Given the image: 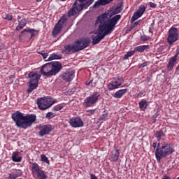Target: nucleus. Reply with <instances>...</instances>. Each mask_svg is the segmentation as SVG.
I'll list each match as a JSON object with an SVG mask.
<instances>
[{
  "instance_id": "8fccbe9b",
  "label": "nucleus",
  "mask_w": 179,
  "mask_h": 179,
  "mask_svg": "<svg viewBox=\"0 0 179 179\" xmlns=\"http://www.w3.org/2000/svg\"><path fill=\"white\" fill-rule=\"evenodd\" d=\"M90 177H91V179H99V178H97V176H96V175L93 173H90Z\"/></svg>"
},
{
  "instance_id": "6e6d98bb",
  "label": "nucleus",
  "mask_w": 179,
  "mask_h": 179,
  "mask_svg": "<svg viewBox=\"0 0 179 179\" xmlns=\"http://www.w3.org/2000/svg\"><path fill=\"white\" fill-rule=\"evenodd\" d=\"M17 20H20V19H22V17L18 15L17 17Z\"/></svg>"
},
{
  "instance_id": "58836bf2",
  "label": "nucleus",
  "mask_w": 179,
  "mask_h": 179,
  "mask_svg": "<svg viewBox=\"0 0 179 179\" xmlns=\"http://www.w3.org/2000/svg\"><path fill=\"white\" fill-rule=\"evenodd\" d=\"M140 40L141 41H148V40H150V36L143 35L140 37Z\"/></svg>"
},
{
  "instance_id": "bb28decb",
  "label": "nucleus",
  "mask_w": 179,
  "mask_h": 179,
  "mask_svg": "<svg viewBox=\"0 0 179 179\" xmlns=\"http://www.w3.org/2000/svg\"><path fill=\"white\" fill-rule=\"evenodd\" d=\"M154 136L157 139L158 142H160L162 138H166V134L163 131V129H161L157 131Z\"/></svg>"
},
{
  "instance_id": "473e14b6",
  "label": "nucleus",
  "mask_w": 179,
  "mask_h": 179,
  "mask_svg": "<svg viewBox=\"0 0 179 179\" xmlns=\"http://www.w3.org/2000/svg\"><path fill=\"white\" fill-rule=\"evenodd\" d=\"M41 160L43 163H46L47 164H50V160H48V157H47V156H45V155H44V154H42L41 155Z\"/></svg>"
},
{
  "instance_id": "3c124183",
  "label": "nucleus",
  "mask_w": 179,
  "mask_h": 179,
  "mask_svg": "<svg viewBox=\"0 0 179 179\" xmlns=\"http://www.w3.org/2000/svg\"><path fill=\"white\" fill-rule=\"evenodd\" d=\"M93 83V80H91L90 81H86L85 85L87 86H89Z\"/></svg>"
},
{
  "instance_id": "ea45409f",
  "label": "nucleus",
  "mask_w": 179,
  "mask_h": 179,
  "mask_svg": "<svg viewBox=\"0 0 179 179\" xmlns=\"http://www.w3.org/2000/svg\"><path fill=\"white\" fill-rule=\"evenodd\" d=\"M38 54H40V55H42L43 59H45L47 58V57H48V53H45L44 50L38 52Z\"/></svg>"
},
{
  "instance_id": "aec40b11",
  "label": "nucleus",
  "mask_w": 179,
  "mask_h": 179,
  "mask_svg": "<svg viewBox=\"0 0 179 179\" xmlns=\"http://www.w3.org/2000/svg\"><path fill=\"white\" fill-rule=\"evenodd\" d=\"M23 171L20 169H12L11 173H9L6 179H17L18 177H22Z\"/></svg>"
},
{
  "instance_id": "1a4fd4ad",
  "label": "nucleus",
  "mask_w": 179,
  "mask_h": 179,
  "mask_svg": "<svg viewBox=\"0 0 179 179\" xmlns=\"http://www.w3.org/2000/svg\"><path fill=\"white\" fill-rule=\"evenodd\" d=\"M100 97V92H94L89 96H87L85 100V107H93L97 104L99 101V98Z\"/></svg>"
},
{
  "instance_id": "39448f33",
  "label": "nucleus",
  "mask_w": 179,
  "mask_h": 179,
  "mask_svg": "<svg viewBox=\"0 0 179 179\" xmlns=\"http://www.w3.org/2000/svg\"><path fill=\"white\" fill-rule=\"evenodd\" d=\"M85 1V3L80 2V3L78 4V2H79V0H76L73 4L72 8L69 10L67 16L69 17H72V16H75V15H77L79 12L83 10V9H87V8L93 3L91 0Z\"/></svg>"
},
{
  "instance_id": "de8ad7c7",
  "label": "nucleus",
  "mask_w": 179,
  "mask_h": 179,
  "mask_svg": "<svg viewBox=\"0 0 179 179\" xmlns=\"http://www.w3.org/2000/svg\"><path fill=\"white\" fill-rule=\"evenodd\" d=\"M76 92V87H73L72 88L69 89L68 93H75Z\"/></svg>"
},
{
  "instance_id": "c9c22d12",
  "label": "nucleus",
  "mask_w": 179,
  "mask_h": 179,
  "mask_svg": "<svg viewBox=\"0 0 179 179\" xmlns=\"http://www.w3.org/2000/svg\"><path fill=\"white\" fill-rule=\"evenodd\" d=\"M107 117H108V113H106L102 114L98 120L99 121H106V118H107Z\"/></svg>"
},
{
  "instance_id": "a19ab883",
  "label": "nucleus",
  "mask_w": 179,
  "mask_h": 179,
  "mask_svg": "<svg viewBox=\"0 0 179 179\" xmlns=\"http://www.w3.org/2000/svg\"><path fill=\"white\" fill-rule=\"evenodd\" d=\"M153 30H155V20H152V22L149 27V33H153Z\"/></svg>"
},
{
  "instance_id": "37998d69",
  "label": "nucleus",
  "mask_w": 179,
  "mask_h": 179,
  "mask_svg": "<svg viewBox=\"0 0 179 179\" xmlns=\"http://www.w3.org/2000/svg\"><path fill=\"white\" fill-rule=\"evenodd\" d=\"M148 65H149V62H144L143 63L138 64V68H145V67L148 66Z\"/></svg>"
},
{
  "instance_id": "423d86ee",
  "label": "nucleus",
  "mask_w": 179,
  "mask_h": 179,
  "mask_svg": "<svg viewBox=\"0 0 179 179\" xmlns=\"http://www.w3.org/2000/svg\"><path fill=\"white\" fill-rule=\"evenodd\" d=\"M28 79L29 81L28 83L29 87L27 90V93L30 94L33 90H36L38 87V82L41 75L38 74L37 71H30L28 74Z\"/></svg>"
},
{
  "instance_id": "4be33fe9",
  "label": "nucleus",
  "mask_w": 179,
  "mask_h": 179,
  "mask_svg": "<svg viewBox=\"0 0 179 179\" xmlns=\"http://www.w3.org/2000/svg\"><path fill=\"white\" fill-rule=\"evenodd\" d=\"M62 31V24H56L55 26L52 34L54 36V37H57L58 34H59Z\"/></svg>"
},
{
  "instance_id": "49530a36",
  "label": "nucleus",
  "mask_w": 179,
  "mask_h": 179,
  "mask_svg": "<svg viewBox=\"0 0 179 179\" xmlns=\"http://www.w3.org/2000/svg\"><path fill=\"white\" fill-rule=\"evenodd\" d=\"M149 5H150V8H152L153 9L157 7V5L153 2H150Z\"/></svg>"
},
{
  "instance_id": "f8f14e48",
  "label": "nucleus",
  "mask_w": 179,
  "mask_h": 179,
  "mask_svg": "<svg viewBox=\"0 0 179 179\" xmlns=\"http://www.w3.org/2000/svg\"><path fill=\"white\" fill-rule=\"evenodd\" d=\"M38 128L40 129V131L38 132L39 136H45V135H49L50 132L54 130V128L51 124H40Z\"/></svg>"
},
{
  "instance_id": "412c9836",
  "label": "nucleus",
  "mask_w": 179,
  "mask_h": 179,
  "mask_svg": "<svg viewBox=\"0 0 179 179\" xmlns=\"http://www.w3.org/2000/svg\"><path fill=\"white\" fill-rule=\"evenodd\" d=\"M20 152L19 151H15L13 152L11 159L14 163H20L22 162L23 157L20 156Z\"/></svg>"
},
{
  "instance_id": "cd10ccee",
  "label": "nucleus",
  "mask_w": 179,
  "mask_h": 179,
  "mask_svg": "<svg viewBox=\"0 0 179 179\" xmlns=\"http://www.w3.org/2000/svg\"><path fill=\"white\" fill-rule=\"evenodd\" d=\"M127 92H128V89L120 90L115 93L113 97L115 99H121V97H122V96H124Z\"/></svg>"
},
{
  "instance_id": "c03bdc74",
  "label": "nucleus",
  "mask_w": 179,
  "mask_h": 179,
  "mask_svg": "<svg viewBox=\"0 0 179 179\" xmlns=\"http://www.w3.org/2000/svg\"><path fill=\"white\" fill-rule=\"evenodd\" d=\"M139 23H141V20H138L136 22H133L131 23V29H135V27H136V26H138L139 24Z\"/></svg>"
},
{
  "instance_id": "13d9d810",
  "label": "nucleus",
  "mask_w": 179,
  "mask_h": 179,
  "mask_svg": "<svg viewBox=\"0 0 179 179\" xmlns=\"http://www.w3.org/2000/svg\"><path fill=\"white\" fill-rule=\"evenodd\" d=\"M62 1H66V0H62Z\"/></svg>"
},
{
  "instance_id": "4468645a",
  "label": "nucleus",
  "mask_w": 179,
  "mask_h": 179,
  "mask_svg": "<svg viewBox=\"0 0 179 179\" xmlns=\"http://www.w3.org/2000/svg\"><path fill=\"white\" fill-rule=\"evenodd\" d=\"M124 83V78L122 77L114 78L108 85V90H115V89H118Z\"/></svg>"
},
{
  "instance_id": "9d476101",
  "label": "nucleus",
  "mask_w": 179,
  "mask_h": 179,
  "mask_svg": "<svg viewBox=\"0 0 179 179\" xmlns=\"http://www.w3.org/2000/svg\"><path fill=\"white\" fill-rule=\"evenodd\" d=\"M31 171L32 174H36L38 179H47L48 176L45 172L41 169L38 164L34 162L31 164Z\"/></svg>"
},
{
  "instance_id": "864d4df0",
  "label": "nucleus",
  "mask_w": 179,
  "mask_h": 179,
  "mask_svg": "<svg viewBox=\"0 0 179 179\" xmlns=\"http://www.w3.org/2000/svg\"><path fill=\"white\" fill-rule=\"evenodd\" d=\"M113 1H114V0H106V1L108 2V3H111V2H113Z\"/></svg>"
},
{
  "instance_id": "dca6fc26",
  "label": "nucleus",
  "mask_w": 179,
  "mask_h": 179,
  "mask_svg": "<svg viewBox=\"0 0 179 179\" xmlns=\"http://www.w3.org/2000/svg\"><path fill=\"white\" fill-rule=\"evenodd\" d=\"M69 122L72 128H81L84 125L83 120L79 116L70 118Z\"/></svg>"
},
{
  "instance_id": "f704fd0d",
  "label": "nucleus",
  "mask_w": 179,
  "mask_h": 179,
  "mask_svg": "<svg viewBox=\"0 0 179 179\" xmlns=\"http://www.w3.org/2000/svg\"><path fill=\"white\" fill-rule=\"evenodd\" d=\"M159 115H160V113H159V110H157L156 112V113L152 116L151 121H152V124H155V122H156V120H157V117H159Z\"/></svg>"
},
{
  "instance_id": "6e6552de",
  "label": "nucleus",
  "mask_w": 179,
  "mask_h": 179,
  "mask_svg": "<svg viewBox=\"0 0 179 179\" xmlns=\"http://www.w3.org/2000/svg\"><path fill=\"white\" fill-rule=\"evenodd\" d=\"M179 40V34H178V29L174 27H172L169 29L168 32V37H167V43L169 45H173L174 43L178 41Z\"/></svg>"
},
{
  "instance_id": "f3484780",
  "label": "nucleus",
  "mask_w": 179,
  "mask_h": 179,
  "mask_svg": "<svg viewBox=\"0 0 179 179\" xmlns=\"http://www.w3.org/2000/svg\"><path fill=\"white\" fill-rule=\"evenodd\" d=\"M50 64L52 66V69L50 71V73L52 74L53 76H55L57 73H59L61 69H62V64L59 62H50Z\"/></svg>"
},
{
  "instance_id": "c85d7f7f",
  "label": "nucleus",
  "mask_w": 179,
  "mask_h": 179,
  "mask_svg": "<svg viewBox=\"0 0 179 179\" xmlns=\"http://www.w3.org/2000/svg\"><path fill=\"white\" fill-rule=\"evenodd\" d=\"M138 104L139 108L141 110V111H145V110L148 108V101L145 99H142Z\"/></svg>"
},
{
  "instance_id": "20e7f679",
  "label": "nucleus",
  "mask_w": 179,
  "mask_h": 179,
  "mask_svg": "<svg viewBox=\"0 0 179 179\" xmlns=\"http://www.w3.org/2000/svg\"><path fill=\"white\" fill-rule=\"evenodd\" d=\"M173 153H174V145L171 143L164 142L162 145H160V143H157V147L155 150L157 162H160L162 159H166Z\"/></svg>"
},
{
  "instance_id": "ddd939ff",
  "label": "nucleus",
  "mask_w": 179,
  "mask_h": 179,
  "mask_svg": "<svg viewBox=\"0 0 179 179\" xmlns=\"http://www.w3.org/2000/svg\"><path fill=\"white\" fill-rule=\"evenodd\" d=\"M146 12V6L144 5H141L138 6L137 10L134 13L131 19V23H134L135 20H138L139 17H142L143 13Z\"/></svg>"
},
{
  "instance_id": "6ab92c4d",
  "label": "nucleus",
  "mask_w": 179,
  "mask_h": 179,
  "mask_svg": "<svg viewBox=\"0 0 179 179\" xmlns=\"http://www.w3.org/2000/svg\"><path fill=\"white\" fill-rule=\"evenodd\" d=\"M60 77L63 80H65V82H72L75 78V71L72 70L66 71Z\"/></svg>"
},
{
  "instance_id": "f257e3e1",
  "label": "nucleus",
  "mask_w": 179,
  "mask_h": 179,
  "mask_svg": "<svg viewBox=\"0 0 179 179\" xmlns=\"http://www.w3.org/2000/svg\"><path fill=\"white\" fill-rule=\"evenodd\" d=\"M108 19V13H104L99 15L95 22V26L99 24L97 29V34L96 36L92 37V45H96L104 38L106 36L111 34L115 29V24L118 23L121 19V15H116L112 18Z\"/></svg>"
},
{
  "instance_id": "f03ea898",
  "label": "nucleus",
  "mask_w": 179,
  "mask_h": 179,
  "mask_svg": "<svg viewBox=\"0 0 179 179\" xmlns=\"http://www.w3.org/2000/svg\"><path fill=\"white\" fill-rule=\"evenodd\" d=\"M36 116L34 114H29L24 116L20 111H16L12 115V119L15 122V125L22 129L30 128L36 122Z\"/></svg>"
},
{
  "instance_id": "5701e85b",
  "label": "nucleus",
  "mask_w": 179,
  "mask_h": 179,
  "mask_svg": "<svg viewBox=\"0 0 179 179\" xmlns=\"http://www.w3.org/2000/svg\"><path fill=\"white\" fill-rule=\"evenodd\" d=\"M121 10H122V3H120L115 9L110 10V15L109 17L114 16V15H118V13H121Z\"/></svg>"
},
{
  "instance_id": "79ce46f5",
  "label": "nucleus",
  "mask_w": 179,
  "mask_h": 179,
  "mask_svg": "<svg viewBox=\"0 0 179 179\" xmlns=\"http://www.w3.org/2000/svg\"><path fill=\"white\" fill-rule=\"evenodd\" d=\"M68 18H66V15H63L61 19L58 21V24H59V22H62V24L65 23V22H67Z\"/></svg>"
},
{
  "instance_id": "4d7b16f0",
  "label": "nucleus",
  "mask_w": 179,
  "mask_h": 179,
  "mask_svg": "<svg viewBox=\"0 0 179 179\" xmlns=\"http://www.w3.org/2000/svg\"><path fill=\"white\" fill-rule=\"evenodd\" d=\"M43 0H36V2H41Z\"/></svg>"
},
{
  "instance_id": "0eeeda50",
  "label": "nucleus",
  "mask_w": 179,
  "mask_h": 179,
  "mask_svg": "<svg viewBox=\"0 0 179 179\" xmlns=\"http://www.w3.org/2000/svg\"><path fill=\"white\" fill-rule=\"evenodd\" d=\"M54 104V101L50 96H44L37 99V105L40 110H44L50 108Z\"/></svg>"
},
{
  "instance_id": "603ef678",
  "label": "nucleus",
  "mask_w": 179,
  "mask_h": 179,
  "mask_svg": "<svg viewBox=\"0 0 179 179\" xmlns=\"http://www.w3.org/2000/svg\"><path fill=\"white\" fill-rule=\"evenodd\" d=\"M143 96V92H141L137 94V97H142Z\"/></svg>"
},
{
  "instance_id": "2f4dec72",
  "label": "nucleus",
  "mask_w": 179,
  "mask_h": 179,
  "mask_svg": "<svg viewBox=\"0 0 179 179\" xmlns=\"http://www.w3.org/2000/svg\"><path fill=\"white\" fill-rule=\"evenodd\" d=\"M134 54H135V50H131L127 52L126 55H124L123 56L122 59L125 60V59H128V58L132 57V55H134Z\"/></svg>"
},
{
  "instance_id": "a878e982",
  "label": "nucleus",
  "mask_w": 179,
  "mask_h": 179,
  "mask_svg": "<svg viewBox=\"0 0 179 179\" xmlns=\"http://www.w3.org/2000/svg\"><path fill=\"white\" fill-rule=\"evenodd\" d=\"M26 24H27V20L26 18H23L22 20L18 22V25L16 27L15 30L16 31H20L22 29H23Z\"/></svg>"
},
{
  "instance_id": "7c9ffc66",
  "label": "nucleus",
  "mask_w": 179,
  "mask_h": 179,
  "mask_svg": "<svg viewBox=\"0 0 179 179\" xmlns=\"http://www.w3.org/2000/svg\"><path fill=\"white\" fill-rule=\"evenodd\" d=\"M104 5H108L107 0H98L93 6V8H97V6H104Z\"/></svg>"
},
{
  "instance_id": "5fc2aeb1",
  "label": "nucleus",
  "mask_w": 179,
  "mask_h": 179,
  "mask_svg": "<svg viewBox=\"0 0 179 179\" xmlns=\"http://www.w3.org/2000/svg\"><path fill=\"white\" fill-rule=\"evenodd\" d=\"M134 28H132V25H131L129 27V31H131V30H132Z\"/></svg>"
},
{
  "instance_id": "a18cd8bd",
  "label": "nucleus",
  "mask_w": 179,
  "mask_h": 179,
  "mask_svg": "<svg viewBox=\"0 0 179 179\" xmlns=\"http://www.w3.org/2000/svg\"><path fill=\"white\" fill-rule=\"evenodd\" d=\"M87 113H88V115H93V114H94V113H96V109H90V110H87Z\"/></svg>"
},
{
  "instance_id": "2eb2a0df",
  "label": "nucleus",
  "mask_w": 179,
  "mask_h": 179,
  "mask_svg": "<svg viewBox=\"0 0 179 179\" xmlns=\"http://www.w3.org/2000/svg\"><path fill=\"white\" fill-rule=\"evenodd\" d=\"M51 69L52 66H51V62L45 64L43 66H41V73L43 75V76H46V78H51L52 74L51 73Z\"/></svg>"
},
{
  "instance_id": "b1692460",
  "label": "nucleus",
  "mask_w": 179,
  "mask_h": 179,
  "mask_svg": "<svg viewBox=\"0 0 179 179\" xmlns=\"http://www.w3.org/2000/svg\"><path fill=\"white\" fill-rule=\"evenodd\" d=\"M150 48V46L149 45L137 46L134 48V52H145V51H148Z\"/></svg>"
},
{
  "instance_id": "393cba45",
  "label": "nucleus",
  "mask_w": 179,
  "mask_h": 179,
  "mask_svg": "<svg viewBox=\"0 0 179 179\" xmlns=\"http://www.w3.org/2000/svg\"><path fill=\"white\" fill-rule=\"evenodd\" d=\"M118 159H120V150L116 149L115 152H112L110 160V162H118Z\"/></svg>"
},
{
  "instance_id": "9b49d317",
  "label": "nucleus",
  "mask_w": 179,
  "mask_h": 179,
  "mask_svg": "<svg viewBox=\"0 0 179 179\" xmlns=\"http://www.w3.org/2000/svg\"><path fill=\"white\" fill-rule=\"evenodd\" d=\"M36 34H38V31L34 29H24L21 31V34L20 35L19 40L22 38V37H25V38H28V40H30L31 38H33L34 36H36Z\"/></svg>"
},
{
  "instance_id": "e433bc0d",
  "label": "nucleus",
  "mask_w": 179,
  "mask_h": 179,
  "mask_svg": "<svg viewBox=\"0 0 179 179\" xmlns=\"http://www.w3.org/2000/svg\"><path fill=\"white\" fill-rule=\"evenodd\" d=\"M54 117H55V114H54V113L52 112H48V113H46L45 117L48 120H51V118H54Z\"/></svg>"
},
{
  "instance_id": "4c0bfd02",
  "label": "nucleus",
  "mask_w": 179,
  "mask_h": 179,
  "mask_svg": "<svg viewBox=\"0 0 179 179\" xmlns=\"http://www.w3.org/2000/svg\"><path fill=\"white\" fill-rule=\"evenodd\" d=\"M3 19L5 20L10 21L12 19H13V16L10 14H5V16L3 17Z\"/></svg>"
},
{
  "instance_id": "7ed1b4c3",
  "label": "nucleus",
  "mask_w": 179,
  "mask_h": 179,
  "mask_svg": "<svg viewBox=\"0 0 179 179\" xmlns=\"http://www.w3.org/2000/svg\"><path fill=\"white\" fill-rule=\"evenodd\" d=\"M90 44V39L87 38H81L75 41L73 45L68 44L64 45V50H62L63 54L69 55L71 52H78L87 48Z\"/></svg>"
},
{
  "instance_id": "c756f323",
  "label": "nucleus",
  "mask_w": 179,
  "mask_h": 179,
  "mask_svg": "<svg viewBox=\"0 0 179 179\" xmlns=\"http://www.w3.org/2000/svg\"><path fill=\"white\" fill-rule=\"evenodd\" d=\"M62 55L51 54L46 61H54V59H62Z\"/></svg>"
},
{
  "instance_id": "a211bd4d",
  "label": "nucleus",
  "mask_w": 179,
  "mask_h": 179,
  "mask_svg": "<svg viewBox=\"0 0 179 179\" xmlns=\"http://www.w3.org/2000/svg\"><path fill=\"white\" fill-rule=\"evenodd\" d=\"M179 55V49H176V54L173 57L171 58V59L168 62V65L166 66V69L168 71H173L174 66H176V64H177V59H178Z\"/></svg>"
},
{
  "instance_id": "09e8293b",
  "label": "nucleus",
  "mask_w": 179,
  "mask_h": 179,
  "mask_svg": "<svg viewBox=\"0 0 179 179\" xmlns=\"http://www.w3.org/2000/svg\"><path fill=\"white\" fill-rule=\"evenodd\" d=\"M152 148H154V149H157V141H154V143H152Z\"/></svg>"
},
{
  "instance_id": "72a5a7b5",
  "label": "nucleus",
  "mask_w": 179,
  "mask_h": 179,
  "mask_svg": "<svg viewBox=\"0 0 179 179\" xmlns=\"http://www.w3.org/2000/svg\"><path fill=\"white\" fill-rule=\"evenodd\" d=\"M64 108V105L62 103L56 105L53 108L52 111H60V110H62Z\"/></svg>"
}]
</instances>
